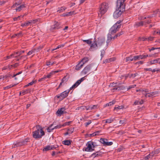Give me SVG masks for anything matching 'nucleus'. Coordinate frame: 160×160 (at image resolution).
I'll list each match as a JSON object with an SVG mask.
<instances>
[{
  "label": "nucleus",
  "mask_w": 160,
  "mask_h": 160,
  "mask_svg": "<svg viewBox=\"0 0 160 160\" xmlns=\"http://www.w3.org/2000/svg\"><path fill=\"white\" fill-rule=\"evenodd\" d=\"M158 94V93L157 92H151L149 93H147L146 94L145 97H150L152 96H156Z\"/></svg>",
  "instance_id": "obj_15"
},
{
  "label": "nucleus",
  "mask_w": 160,
  "mask_h": 160,
  "mask_svg": "<svg viewBox=\"0 0 160 160\" xmlns=\"http://www.w3.org/2000/svg\"><path fill=\"white\" fill-rule=\"evenodd\" d=\"M70 13L69 12H67L62 14V16H68L70 15Z\"/></svg>",
  "instance_id": "obj_48"
},
{
  "label": "nucleus",
  "mask_w": 160,
  "mask_h": 160,
  "mask_svg": "<svg viewBox=\"0 0 160 160\" xmlns=\"http://www.w3.org/2000/svg\"><path fill=\"white\" fill-rule=\"evenodd\" d=\"M116 31H111L110 32H109L107 40L106 42L107 45L110 42L112 38L114 39L118 36H119L122 35L124 33L123 31H122L119 33L115 34L116 33Z\"/></svg>",
  "instance_id": "obj_3"
},
{
  "label": "nucleus",
  "mask_w": 160,
  "mask_h": 160,
  "mask_svg": "<svg viewBox=\"0 0 160 160\" xmlns=\"http://www.w3.org/2000/svg\"><path fill=\"white\" fill-rule=\"evenodd\" d=\"M148 39L147 38H146L144 37H142V38H139V40H142V41L146 40Z\"/></svg>",
  "instance_id": "obj_53"
},
{
  "label": "nucleus",
  "mask_w": 160,
  "mask_h": 160,
  "mask_svg": "<svg viewBox=\"0 0 160 160\" xmlns=\"http://www.w3.org/2000/svg\"><path fill=\"white\" fill-rule=\"evenodd\" d=\"M121 25L119 24V23L117 22L111 28V30H117L120 29Z\"/></svg>",
  "instance_id": "obj_14"
},
{
  "label": "nucleus",
  "mask_w": 160,
  "mask_h": 160,
  "mask_svg": "<svg viewBox=\"0 0 160 160\" xmlns=\"http://www.w3.org/2000/svg\"><path fill=\"white\" fill-rule=\"evenodd\" d=\"M108 8V4L107 3L105 2L102 3L99 7L98 13L99 16L101 17L103 14H105L107 11Z\"/></svg>",
  "instance_id": "obj_4"
},
{
  "label": "nucleus",
  "mask_w": 160,
  "mask_h": 160,
  "mask_svg": "<svg viewBox=\"0 0 160 160\" xmlns=\"http://www.w3.org/2000/svg\"><path fill=\"white\" fill-rule=\"evenodd\" d=\"M52 124H51L48 128H47V131L48 132H51L52 130H53L54 129V128H52Z\"/></svg>",
  "instance_id": "obj_35"
},
{
  "label": "nucleus",
  "mask_w": 160,
  "mask_h": 160,
  "mask_svg": "<svg viewBox=\"0 0 160 160\" xmlns=\"http://www.w3.org/2000/svg\"><path fill=\"white\" fill-rule=\"evenodd\" d=\"M109 87L113 88L111 89V90L113 92L115 91L124 90L125 89V87L123 86H121L120 83H111L109 85Z\"/></svg>",
  "instance_id": "obj_5"
},
{
  "label": "nucleus",
  "mask_w": 160,
  "mask_h": 160,
  "mask_svg": "<svg viewBox=\"0 0 160 160\" xmlns=\"http://www.w3.org/2000/svg\"><path fill=\"white\" fill-rule=\"evenodd\" d=\"M98 45L95 42L92 44L89 49L90 50L93 51L97 48Z\"/></svg>",
  "instance_id": "obj_17"
},
{
  "label": "nucleus",
  "mask_w": 160,
  "mask_h": 160,
  "mask_svg": "<svg viewBox=\"0 0 160 160\" xmlns=\"http://www.w3.org/2000/svg\"><path fill=\"white\" fill-rule=\"evenodd\" d=\"M155 153V152H153L152 153H151L147 155V156H146L145 158L146 159H149L150 158V156H151L152 157H153L154 154Z\"/></svg>",
  "instance_id": "obj_38"
},
{
  "label": "nucleus",
  "mask_w": 160,
  "mask_h": 160,
  "mask_svg": "<svg viewBox=\"0 0 160 160\" xmlns=\"http://www.w3.org/2000/svg\"><path fill=\"white\" fill-rule=\"evenodd\" d=\"M133 60H134V57L132 58V56L127 57L126 58V62H128L129 61H132Z\"/></svg>",
  "instance_id": "obj_28"
},
{
  "label": "nucleus",
  "mask_w": 160,
  "mask_h": 160,
  "mask_svg": "<svg viewBox=\"0 0 160 160\" xmlns=\"http://www.w3.org/2000/svg\"><path fill=\"white\" fill-rule=\"evenodd\" d=\"M143 63V62L142 61H139L136 62V64H142Z\"/></svg>",
  "instance_id": "obj_61"
},
{
  "label": "nucleus",
  "mask_w": 160,
  "mask_h": 160,
  "mask_svg": "<svg viewBox=\"0 0 160 160\" xmlns=\"http://www.w3.org/2000/svg\"><path fill=\"white\" fill-rule=\"evenodd\" d=\"M83 65L82 63L80 62L76 66L75 69L77 70H78L82 68Z\"/></svg>",
  "instance_id": "obj_19"
},
{
  "label": "nucleus",
  "mask_w": 160,
  "mask_h": 160,
  "mask_svg": "<svg viewBox=\"0 0 160 160\" xmlns=\"http://www.w3.org/2000/svg\"><path fill=\"white\" fill-rule=\"evenodd\" d=\"M91 67L90 65H88L86 66L81 72V74L82 75H85L88 73L90 71Z\"/></svg>",
  "instance_id": "obj_10"
},
{
  "label": "nucleus",
  "mask_w": 160,
  "mask_h": 160,
  "mask_svg": "<svg viewBox=\"0 0 160 160\" xmlns=\"http://www.w3.org/2000/svg\"><path fill=\"white\" fill-rule=\"evenodd\" d=\"M144 70L146 71H152V69L151 68H144Z\"/></svg>",
  "instance_id": "obj_62"
},
{
  "label": "nucleus",
  "mask_w": 160,
  "mask_h": 160,
  "mask_svg": "<svg viewBox=\"0 0 160 160\" xmlns=\"http://www.w3.org/2000/svg\"><path fill=\"white\" fill-rule=\"evenodd\" d=\"M68 131L69 132L70 134H71L73 131V128H70L68 129Z\"/></svg>",
  "instance_id": "obj_52"
},
{
  "label": "nucleus",
  "mask_w": 160,
  "mask_h": 160,
  "mask_svg": "<svg viewBox=\"0 0 160 160\" xmlns=\"http://www.w3.org/2000/svg\"><path fill=\"white\" fill-rule=\"evenodd\" d=\"M105 42V38L104 37H99L98 38L97 43L98 46H101Z\"/></svg>",
  "instance_id": "obj_12"
},
{
  "label": "nucleus",
  "mask_w": 160,
  "mask_h": 160,
  "mask_svg": "<svg viewBox=\"0 0 160 160\" xmlns=\"http://www.w3.org/2000/svg\"><path fill=\"white\" fill-rule=\"evenodd\" d=\"M84 108H85V109L87 110L93 109V108L92 107V106L91 105L86 106V107H85Z\"/></svg>",
  "instance_id": "obj_37"
},
{
  "label": "nucleus",
  "mask_w": 160,
  "mask_h": 160,
  "mask_svg": "<svg viewBox=\"0 0 160 160\" xmlns=\"http://www.w3.org/2000/svg\"><path fill=\"white\" fill-rule=\"evenodd\" d=\"M70 90L71 89H70L69 90H66L61 93L60 95L56 96V97L58 98H61V99H63L68 96Z\"/></svg>",
  "instance_id": "obj_7"
},
{
  "label": "nucleus",
  "mask_w": 160,
  "mask_h": 160,
  "mask_svg": "<svg viewBox=\"0 0 160 160\" xmlns=\"http://www.w3.org/2000/svg\"><path fill=\"white\" fill-rule=\"evenodd\" d=\"M86 76L81 78L80 79L78 80L76 83L73 84L71 87L70 88V89H74L77 87L84 80V78Z\"/></svg>",
  "instance_id": "obj_9"
},
{
  "label": "nucleus",
  "mask_w": 160,
  "mask_h": 160,
  "mask_svg": "<svg viewBox=\"0 0 160 160\" xmlns=\"http://www.w3.org/2000/svg\"><path fill=\"white\" fill-rule=\"evenodd\" d=\"M36 128V130L32 132L33 137L35 139L41 138L45 135V133L42 127L39 125H37Z\"/></svg>",
  "instance_id": "obj_2"
},
{
  "label": "nucleus",
  "mask_w": 160,
  "mask_h": 160,
  "mask_svg": "<svg viewBox=\"0 0 160 160\" xmlns=\"http://www.w3.org/2000/svg\"><path fill=\"white\" fill-rule=\"evenodd\" d=\"M126 0H118L117 6L118 10H116L113 13V17L115 18H117L120 17L122 12L124 11L125 4L124 3Z\"/></svg>",
  "instance_id": "obj_1"
},
{
  "label": "nucleus",
  "mask_w": 160,
  "mask_h": 160,
  "mask_svg": "<svg viewBox=\"0 0 160 160\" xmlns=\"http://www.w3.org/2000/svg\"><path fill=\"white\" fill-rule=\"evenodd\" d=\"M17 56H14V54H11L10 56H7L5 58V59L6 60L12 58L16 57Z\"/></svg>",
  "instance_id": "obj_29"
},
{
  "label": "nucleus",
  "mask_w": 160,
  "mask_h": 160,
  "mask_svg": "<svg viewBox=\"0 0 160 160\" xmlns=\"http://www.w3.org/2000/svg\"><path fill=\"white\" fill-rule=\"evenodd\" d=\"M99 131H98L96 132H94L92 134H91V136H96L97 134H98L99 133Z\"/></svg>",
  "instance_id": "obj_51"
},
{
  "label": "nucleus",
  "mask_w": 160,
  "mask_h": 160,
  "mask_svg": "<svg viewBox=\"0 0 160 160\" xmlns=\"http://www.w3.org/2000/svg\"><path fill=\"white\" fill-rule=\"evenodd\" d=\"M153 38V37H150L148 38V41H152Z\"/></svg>",
  "instance_id": "obj_63"
},
{
  "label": "nucleus",
  "mask_w": 160,
  "mask_h": 160,
  "mask_svg": "<svg viewBox=\"0 0 160 160\" xmlns=\"http://www.w3.org/2000/svg\"><path fill=\"white\" fill-rule=\"evenodd\" d=\"M144 102V101L143 100H141L139 102V104H142Z\"/></svg>",
  "instance_id": "obj_64"
},
{
  "label": "nucleus",
  "mask_w": 160,
  "mask_h": 160,
  "mask_svg": "<svg viewBox=\"0 0 160 160\" xmlns=\"http://www.w3.org/2000/svg\"><path fill=\"white\" fill-rule=\"evenodd\" d=\"M28 138H26L24 140L18 142L17 143L16 146H19L26 144L28 142Z\"/></svg>",
  "instance_id": "obj_16"
},
{
  "label": "nucleus",
  "mask_w": 160,
  "mask_h": 160,
  "mask_svg": "<svg viewBox=\"0 0 160 160\" xmlns=\"http://www.w3.org/2000/svg\"><path fill=\"white\" fill-rule=\"evenodd\" d=\"M30 89H28V90H26L23 91H22V95H24L30 92L31 91Z\"/></svg>",
  "instance_id": "obj_30"
},
{
  "label": "nucleus",
  "mask_w": 160,
  "mask_h": 160,
  "mask_svg": "<svg viewBox=\"0 0 160 160\" xmlns=\"http://www.w3.org/2000/svg\"><path fill=\"white\" fill-rule=\"evenodd\" d=\"M68 79V78H67V76H65L62 80V82H66Z\"/></svg>",
  "instance_id": "obj_49"
},
{
  "label": "nucleus",
  "mask_w": 160,
  "mask_h": 160,
  "mask_svg": "<svg viewBox=\"0 0 160 160\" xmlns=\"http://www.w3.org/2000/svg\"><path fill=\"white\" fill-rule=\"evenodd\" d=\"M54 63V62H51L50 61H47L46 62V65L47 66H49L50 65H52Z\"/></svg>",
  "instance_id": "obj_46"
},
{
  "label": "nucleus",
  "mask_w": 160,
  "mask_h": 160,
  "mask_svg": "<svg viewBox=\"0 0 160 160\" xmlns=\"http://www.w3.org/2000/svg\"><path fill=\"white\" fill-rule=\"evenodd\" d=\"M113 119H112L111 118L108 119L106 120H104L103 121H105V122L106 123H110L112 122L113 121Z\"/></svg>",
  "instance_id": "obj_39"
},
{
  "label": "nucleus",
  "mask_w": 160,
  "mask_h": 160,
  "mask_svg": "<svg viewBox=\"0 0 160 160\" xmlns=\"http://www.w3.org/2000/svg\"><path fill=\"white\" fill-rule=\"evenodd\" d=\"M153 34L155 35H160V31H154Z\"/></svg>",
  "instance_id": "obj_41"
},
{
  "label": "nucleus",
  "mask_w": 160,
  "mask_h": 160,
  "mask_svg": "<svg viewBox=\"0 0 160 160\" xmlns=\"http://www.w3.org/2000/svg\"><path fill=\"white\" fill-rule=\"evenodd\" d=\"M160 60V58H158L156 59L152 60L150 61V63L151 64H153L157 63Z\"/></svg>",
  "instance_id": "obj_23"
},
{
  "label": "nucleus",
  "mask_w": 160,
  "mask_h": 160,
  "mask_svg": "<svg viewBox=\"0 0 160 160\" xmlns=\"http://www.w3.org/2000/svg\"><path fill=\"white\" fill-rule=\"evenodd\" d=\"M105 53V51L104 50H102L101 51V58H102Z\"/></svg>",
  "instance_id": "obj_50"
},
{
  "label": "nucleus",
  "mask_w": 160,
  "mask_h": 160,
  "mask_svg": "<svg viewBox=\"0 0 160 160\" xmlns=\"http://www.w3.org/2000/svg\"><path fill=\"white\" fill-rule=\"evenodd\" d=\"M139 101L136 100L134 102V104L135 105L139 104Z\"/></svg>",
  "instance_id": "obj_59"
},
{
  "label": "nucleus",
  "mask_w": 160,
  "mask_h": 160,
  "mask_svg": "<svg viewBox=\"0 0 160 160\" xmlns=\"http://www.w3.org/2000/svg\"><path fill=\"white\" fill-rule=\"evenodd\" d=\"M151 48L149 50V51L151 52V51L154 50L155 49H158L159 48Z\"/></svg>",
  "instance_id": "obj_60"
},
{
  "label": "nucleus",
  "mask_w": 160,
  "mask_h": 160,
  "mask_svg": "<svg viewBox=\"0 0 160 160\" xmlns=\"http://www.w3.org/2000/svg\"><path fill=\"white\" fill-rule=\"evenodd\" d=\"M54 74V72H53V71H52L51 72H50L49 74H48V75L46 76H44V78H51L52 75Z\"/></svg>",
  "instance_id": "obj_31"
},
{
  "label": "nucleus",
  "mask_w": 160,
  "mask_h": 160,
  "mask_svg": "<svg viewBox=\"0 0 160 160\" xmlns=\"http://www.w3.org/2000/svg\"><path fill=\"white\" fill-rule=\"evenodd\" d=\"M124 108V106H118V107H114V109L117 110V109H122Z\"/></svg>",
  "instance_id": "obj_42"
},
{
  "label": "nucleus",
  "mask_w": 160,
  "mask_h": 160,
  "mask_svg": "<svg viewBox=\"0 0 160 160\" xmlns=\"http://www.w3.org/2000/svg\"><path fill=\"white\" fill-rule=\"evenodd\" d=\"M56 148L53 146H48L45 147L43 149V151H48L49 150L53 149Z\"/></svg>",
  "instance_id": "obj_18"
},
{
  "label": "nucleus",
  "mask_w": 160,
  "mask_h": 160,
  "mask_svg": "<svg viewBox=\"0 0 160 160\" xmlns=\"http://www.w3.org/2000/svg\"><path fill=\"white\" fill-rule=\"evenodd\" d=\"M31 26L29 21L25 22L24 23H22L21 24V26H22V27H26L28 26Z\"/></svg>",
  "instance_id": "obj_27"
},
{
  "label": "nucleus",
  "mask_w": 160,
  "mask_h": 160,
  "mask_svg": "<svg viewBox=\"0 0 160 160\" xmlns=\"http://www.w3.org/2000/svg\"><path fill=\"white\" fill-rule=\"evenodd\" d=\"M36 51V49H33L32 50H31L29 51L28 53H27V55H31L32 54H33Z\"/></svg>",
  "instance_id": "obj_34"
},
{
  "label": "nucleus",
  "mask_w": 160,
  "mask_h": 160,
  "mask_svg": "<svg viewBox=\"0 0 160 160\" xmlns=\"http://www.w3.org/2000/svg\"><path fill=\"white\" fill-rule=\"evenodd\" d=\"M25 6L24 5H22L19 6L17 7L16 9V10L17 11H20L22 8H25Z\"/></svg>",
  "instance_id": "obj_22"
},
{
  "label": "nucleus",
  "mask_w": 160,
  "mask_h": 160,
  "mask_svg": "<svg viewBox=\"0 0 160 160\" xmlns=\"http://www.w3.org/2000/svg\"><path fill=\"white\" fill-rule=\"evenodd\" d=\"M64 45L62 44V45H59L58 46V47L56 48V49H58L60 48H62L63 47V46H64Z\"/></svg>",
  "instance_id": "obj_58"
},
{
  "label": "nucleus",
  "mask_w": 160,
  "mask_h": 160,
  "mask_svg": "<svg viewBox=\"0 0 160 160\" xmlns=\"http://www.w3.org/2000/svg\"><path fill=\"white\" fill-rule=\"evenodd\" d=\"M31 25H32L33 24L35 23L38 20L37 19L34 20H29Z\"/></svg>",
  "instance_id": "obj_44"
},
{
  "label": "nucleus",
  "mask_w": 160,
  "mask_h": 160,
  "mask_svg": "<svg viewBox=\"0 0 160 160\" xmlns=\"http://www.w3.org/2000/svg\"><path fill=\"white\" fill-rule=\"evenodd\" d=\"M83 41L84 42H86L88 44H90L92 43V41H91L90 40H83Z\"/></svg>",
  "instance_id": "obj_47"
},
{
  "label": "nucleus",
  "mask_w": 160,
  "mask_h": 160,
  "mask_svg": "<svg viewBox=\"0 0 160 160\" xmlns=\"http://www.w3.org/2000/svg\"><path fill=\"white\" fill-rule=\"evenodd\" d=\"M63 144L66 145H69L71 144V142L69 140H66L62 142Z\"/></svg>",
  "instance_id": "obj_24"
},
{
  "label": "nucleus",
  "mask_w": 160,
  "mask_h": 160,
  "mask_svg": "<svg viewBox=\"0 0 160 160\" xmlns=\"http://www.w3.org/2000/svg\"><path fill=\"white\" fill-rule=\"evenodd\" d=\"M12 54H14V56H17V57L19 55V52H15L13 53Z\"/></svg>",
  "instance_id": "obj_56"
},
{
  "label": "nucleus",
  "mask_w": 160,
  "mask_h": 160,
  "mask_svg": "<svg viewBox=\"0 0 160 160\" xmlns=\"http://www.w3.org/2000/svg\"><path fill=\"white\" fill-rule=\"evenodd\" d=\"M101 142L105 145L110 146L112 144V142H108V140L105 138H101L100 139Z\"/></svg>",
  "instance_id": "obj_11"
},
{
  "label": "nucleus",
  "mask_w": 160,
  "mask_h": 160,
  "mask_svg": "<svg viewBox=\"0 0 160 160\" xmlns=\"http://www.w3.org/2000/svg\"><path fill=\"white\" fill-rule=\"evenodd\" d=\"M18 65V63H16L14 64L11 65L9 66V68L10 69H11L12 68H15L17 67Z\"/></svg>",
  "instance_id": "obj_40"
},
{
  "label": "nucleus",
  "mask_w": 160,
  "mask_h": 160,
  "mask_svg": "<svg viewBox=\"0 0 160 160\" xmlns=\"http://www.w3.org/2000/svg\"><path fill=\"white\" fill-rule=\"evenodd\" d=\"M65 110V109L64 108L59 109L56 112V113L58 116H61L62 115L66 112Z\"/></svg>",
  "instance_id": "obj_13"
},
{
  "label": "nucleus",
  "mask_w": 160,
  "mask_h": 160,
  "mask_svg": "<svg viewBox=\"0 0 160 160\" xmlns=\"http://www.w3.org/2000/svg\"><path fill=\"white\" fill-rule=\"evenodd\" d=\"M87 147L83 149V151L87 152H92L94 150V145L93 142H88L86 144Z\"/></svg>",
  "instance_id": "obj_6"
},
{
  "label": "nucleus",
  "mask_w": 160,
  "mask_h": 160,
  "mask_svg": "<svg viewBox=\"0 0 160 160\" xmlns=\"http://www.w3.org/2000/svg\"><path fill=\"white\" fill-rule=\"evenodd\" d=\"M115 58H112L106 59L104 62H103L104 63H108L112 61H114L115 60Z\"/></svg>",
  "instance_id": "obj_21"
},
{
  "label": "nucleus",
  "mask_w": 160,
  "mask_h": 160,
  "mask_svg": "<svg viewBox=\"0 0 160 160\" xmlns=\"http://www.w3.org/2000/svg\"><path fill=\"white\" fill-rule=\"evenodd\" d=\"M143 25V22L142 21L139 22H136L134 24V26L136 27H138L142 26Z\"/></svg>",
  "instance_id": "obj_20"
},
{
  "label": "nucleus",
  "mask_w": 160,
  "mask_h": 160,
  "mask_svg": "<svg viewBox=\"0 0 160 160\" xmlns=\"http://www.w3.org/2000/svg\"><path fill=\"white\" fill-rule=\"evenodd\" d=\"M115 101L113 100L112 102H110L109 103L106 104V106L112 105L115 104Z\"/></svg>",
  "instance_id": "obj_36"
},
{
  "label": "nucleus",
  "mask_w": 160,
  "mask_h": 160,
  "mask_svg": "<svg viewBox=\"0 0 160 160\" xmlns=\"http://www.w3.org/2000/svg\"><path fill=\"white\" fill-rule=\"evenodd\" d=\"M142 91H143L141 92L139 94H142L145 95H145L146 94H147V92H148V91L147 89H142Z\"/></svg>",
  "instance_id": "obj_33"
},
{
  "label": "nucleus",
  "mask_w": 160,
  "mask_h": 160,
  "mask_svg": "<svg viewBox=\"0 0 160 160\" xmlns=\"http://www.w3.org/2000/svg\"><path fill=\"white\" fill-rule=\"evenodd\" d=\"M36 82V81H32V82L28 83L29 86L32 85L34 83Z\"/></svg>",
  "instance_id": "obj_55"
},
{
  "label": "nucleus",
  "mask_w": 160,
  "mask_h": 160,
  "mask_svg": "<svg viewBox=\"0 0 160 160\" xmlns=\"http://www.w3.org/2000/svg\"><path fill=\"white\" fill-rule=\"evenodd\" d=\"M67 9L66 8L62 7L60 8L57 11L58 13H61L63 11Z\"/></svg>",
  "instance_id": "obj_32"
},
{
  "label": "nucleus",
  "mask_w": 160,
  "mask_h": 160,
  "mask_svg": "<svg viewBox=\"0 0 160 160\" xmlns=\"http://www.w3.org/2000/svg\"><path fill=\"white\" fill-rule=\"evenodd\" d=\"M59 24L58 22H57L54 25L53 27H52L53 29H59L60 27L59 26Z\"/></svg>",
  "instance_id": "obj_25"
},
{
  "label": "nucleus",
  "mask_w": 160,
  "mask_h": 160,
  "mask_svg": "<svg viewBox=\"0 0 160 160\" xmlns=\"http://www.w3.org/2000/svg\"><path fill=\"white\" fill-rule=\"evenodd\" d=\"M15 85H10L6 87H4L3 88V89H7L9 88H10L13 86H14Z\"/></svg>",
  "instance_id": "obj_43"
},
{
  "label": "nucleus",
  "mask_w": 160,
  "mask_h": 160,
  "mask_svg": "<svg viewBox=\"0 0 160 160\" xmlns=\"http://www.w3.org/2000/svg\"><path fill=\"white\" fill-rule=\"evenodd\" d=\"M136 86V85L135 84L130 85V86H129L127 88V90L128 91V90L131 89V88H134Z\"/></svg>",
  "instance_id": "obj_45"
},
{
  "label": "nucleus",
  "mask_w": 160,
  "mask_h": 160,
  "mask_svg": "<svg viewBox=\"0 0 160 160\" xmlns=\"http://www.w3.org/2000/svg\"><path fill=\"white\" fill-rule=\"evenodd\" d=\"M62 127L61 125H58L54 127V129L60 128Z\"/></svg>",
  "instance_id": "obj_54"
},
{
  "label": "nucleus",
  "mask_w": 160,
  "mask_h": 160,
  "mask_svg": "<svg viewBox=\"0 0 160 160\" xmlns=\"http://www.w3.org/2000/svg\"><path fill=\"white\" fill-rule=\"evenodd\" d=\"M148 55L146 54L140 55L138 56H134V60L136 61L140 59H145L148 57Z\"/></svg>",
  "instance_id": "obj_8"
},
{
  "label": "nucleus",
  "mask_w": 160,
  "mask_h": 160,
  "mask_svg": "<svg viewBox=\"0 0 160 160\" xmlns=\"http://www.w3.org/2000/svg\"><path fill=\"white\" fill-rule=\"evenodd\" d=\"M92 122L91 121H89L88 122H86L85 123V125L86 126H87L88 125H89Z\"/></svg>",
  "instance_id": "obj_57"
},
{
  "label": "nucleus",
  "mask_w": 160,
  "mask_h": 160,
  "mask_svg": "<svg viewBox=\"0 0 160 160\" xmlns=\"http://www.w3.org/2000/svg\"><path fill=\"white\" fill-rule=\"evenodd\" d=\"M88 60V59L87 58H84L83 59H82L80 62L82 63V64L83 65L84 63L86 62H87Z\"/></svg>",
  "instance_id": "obj_26"
}]
</instances>
